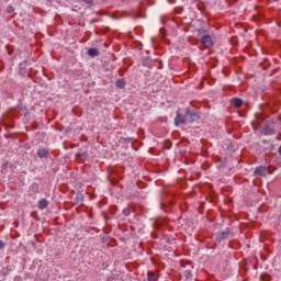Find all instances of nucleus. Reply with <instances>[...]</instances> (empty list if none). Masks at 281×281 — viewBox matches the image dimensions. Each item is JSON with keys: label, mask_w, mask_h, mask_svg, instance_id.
<instances>
[{"label": "nucleus", "mask_w": 281, "mask_h": 281, "mask_svg": "<svg viewBox=\"0 0 281 281\" xmlns=\"http://www.w3.org/2000/svg\"><path fill=\"white\" fill-rule=\"evenodd\" d=\"M14 12V7H8V14H12Z\"/></svg>", "instance_id": "obj_18"}, {"label": "nucleus", "mask_w": 281, "mask_h": 281, "mask_svg": "<svg viewBox=\"0 0 281 281\" xmlns=\"http://www.w3.org/2000/svg\"><path fill=\"white\" fill-rule=\"evenodd\" d=\"M83 3H87L88 5H93V1L91 0H81Z\"/></svg>", "instance_id": "obj_17"}, {"label": "nucleus", "mask_w": 281, "mask_h": 281, "mask_svg": "<svg viewBox=\"0 0 281 281\" xmlns=\"http://www.w3.org/2000/svg\"><path fill=\"white\" fill-rule=\"evenodd\" d=\"M49 205V202L46 199H42L38 201V209L45 210Z\"/></svg>", "instance_id": "obj_5"}, {"label": "nucleus", "mask_w": 281, "mask_h": 281, "mask_svg": "<svg viewBox=\"0 0 281 281\" xmlns=\"http://www.w3.org/2000/svg\"><path fill=\"white\" fill-rule=\"evenodd\" d=\"M144 65L147 66V67H150V59L149 58H146L144 60Z\"/></svg>", "instance_id": "obj_15"}, {"label": "nucleus", "mask_w": 281, "mask_h": 281, "mask_svg": "<svg viewBox=\"0 0 281 281\" xmlns=\"http://www.w3.org/2000/svg\"><path fill=\"white\" fill-rule=\"evenodd\" d=\"M192 274L191 273H187V278H190Z\"/></svg>", "instance_id": "obj_20"}, {"label": "nucleus", "mask_w": 281, "mask_h": 281, "mask_svg": "<svg viewBox=\"0 0 281 281\" xmlns=\"http://www.w3.org/2000/svg\"><path fill=\"white\" fill-rule=\"evenodd\" d=\"M186 120H187V124H192L193 122H196V120H199V114H196V112H193L192 110H190V108L186 109Z\"/></svg>", "instance_id": "obj_1"}, {"label": "nucleus", "mask_w": 281, "mask_h": 281, "mask_svg": "<svg viewBox=\"0 0 281 281\" xmlns=\"http://www.w3.org/2000/svg\"><path fill=\"white\" fill-rule=\"evenodd\" d=\"M88 56H92V57L100 56V52L97 48H89Z\"/></svg>", "instance_id": "obj_7"}, {"label": "nucleus", "mask_w": 281, "mask_h": 281, "mask_svg": "<svg viewBox=\"0 0 281 281\" xmlns=\"http://www.w3.org/2000/svg\"><path fill=\"white\" fill-rule=\"evenodd\" d=\"M47 155H48V151L45 148L37 150V156L41 158L46 157Z\"/></svg>", "instance_id": "obj_9"}, {"label": "nucleus", "mask_w": 281, "mask_h": 281, "mask_svg": "<svg viewBox=\"0 0 281 281\" xmlns=\"http://www.w3.org/2000/svg\"><path fill=\"white\" fill-rule=\"evenodd\" d=\"M201 43L202 45H204V47H212V45H214V43L212 42V37L210 35H204L202 38H201Z\"/></svg>", "instance_id": "obj_3"}, {"label": "nucleus", "mask_w": 281, "mask_h": 281, "mask_svg": "<svg viewBox=\"0 0 281 281\" xmlns=\"http://www.w3.org/2000/svg\"><path fill=\"white\" fill-rule=\"evenodd\" d=\"M123 215H124V216H131V209L125 207V209L123 210Z\"/></svg>", "instance_id": "obj_14"}, {"label": "nucleus", "mask_w": 281, "mask_h": 281, "mask_svg": "<svg viewBox=\"0 0 281 281\" xmlns=\"http://www.w3.org/2000/svg\"><path fill=\"white\" fill-rule=\"evenodd\" d=\"M125 85H126V82H124L123 79H119V80L116 81V87H117L119 89H124Z\"/></svg>", "instance_id": "obj_11"}, {"label": "nucleus", "mask_w": 281, "mask_h": 281, "mask_svg": "<svg viewBox=\"0 0 281 281\" xmlns=\"http://www.w3.org/2000/svg\"><path fill=\"white\" fill-rule=\"evenodd\" d=\"M147 280L148 281H157V276L153 272H147Z\"/></svg>", "instance_id": "obj_10"}, {"label": "nucleus", "mask_w": 281, "mask_h": 281, "mask_svg": "<svg viewBox=\"0 0 281 281\" xmlns=\"http://www.w3.org/2000/svg\"><path fill=\"white\" fill-rule=\"evenodd\" d=\"M279 153H280V155H281V146L279 147Z\"/></svg>", "instance_id": "obj_21"}, {"label": "nucleus", "mask_w": 281, "mask_h": 281, "mask_svg": "<svg viewBox=\"0 0 281 281\" xmlns=\"http://www.w3.org/2000/svg\"><path fill=\"white\" fill-rule=\"evenodd\" d=\"M263 133H265V135H273V130H271L269 127H265Z\"/></svg>", "instance_id": "obj_13"}, {"label": "nucleus", "mask_w": 281, "mask_h": 281, "mask_svg": "<svg viewBox=\"0 0 281 281\" xmlns=\"http://www.w3.org/2000/svg\"><path fill=\"white\" fill-rule=\"evenodd\" d=\"M32 190L33 192H38V186L37 184H32Z\"/></svg>", "instance_id": "obj_16"}, {"label": "nucleus", "mask_w": 281, "mask_h": 281, "mask_svg": "<svg viewBox=\"0 0 281 281\" xmlns=\"http://www.w3.org/2000/svg\"><path fill=\"white\" fill-rule=\"evenodd\" d=\"M175 124H176V126H179V124H188L186 116L178 113L175 119Z\"/></svg>", "instance_id": "obj_4"}, {"label": "nucleus", "mask_w": 281, "mask_h": 281, "mask_svg": "<svg viewBox=\"0 0 281 281\" xmlns=\"http://www.w3.org/2000/svg\"><path fill=\"white\" fill-rule=\"evenodd\" d=\"M227 236H229V232H227V231L218 233V235H217L218 243L224 240V238H227Z\"/></svg>", "instance_id": "obj_6"}, {"label": "nucleus", "mask_w": 281, "mask_h": 281, "mask_svg": "<svg viewBox=\"0 0 281 281\" xmlns=\"http://www.w3.org/2000/svg\"><path fill=\"white\" fill-rule=\"evenodd\" d=\"M5 247V244H3V240H0V249H3Z\"/></svg>", "instance_id": "obj_19"}, {"label": "nucleus", "mask_w": 281, "mask_h": 281, "mask_svg": "<svg viewBox=\"0 0 281 281\" xmlns=\"http://www.w3.org/2000/svg\"><path fill=\"white\" fill-rule=\"evenodd\" d=\"M233 104L236 109H240V106H243V101L241 99H233Z\"/></svg>", "instance_id": "obj_8"}, {"label": "nucleus", "mask_w": 281, "mask_h": 281, "mask_svg": "<svg viewBox=\"0 0 281 281\" xmlns=\"http://www.w3.org/2000/svg\"><path fill=\"white\" fill-rule=\"evenodd\" d=\"M82 201H85V195H82V193L77 194L76 202L77 203H82Z\"/></svg>", "instance_id": "obj_12"}, {"label": "nucleus", "mask_w": 281, "mask_h": 281, "mask_svg": "<svg viewBox=\"0 0 281 281\" xmlns=\"http://www.w3.org/2000/svg\"><path fill=\"white\" fill-rule=\"evenodd\" d=\"M254 175L256 177H267V175H269V169H267V167H257Z\"/></svg>", "instance_id": "obj_2"}]
</instances>
